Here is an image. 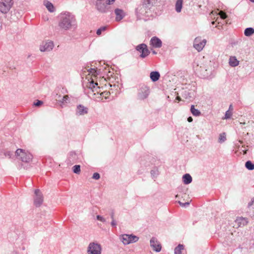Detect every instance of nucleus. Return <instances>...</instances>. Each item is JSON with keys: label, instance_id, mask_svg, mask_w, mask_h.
<instances>
[{"label": "nucleus", "instance_id": "1", "mask_svg": "<svg viewBox=\"0 0 254 254\" xmlns=\"http://www.w3.org/2000/svg\"><path fill=\"white\" fill-rule=\"evenodd\" d=\"M58 26L64 30H68L77 27L75 16L71 13L65 12L62 13L59 16Z\"/></svg>", "mask_w": 254, "mask_h": 254}, {"label": "nucleus", "instance_id": "2", "mask_svg": "<svg viewBox=\"0 0 254 254\" xmlns=\"http://www.w3.org/2000/svg\"><path fill=\"white\" fill-rule=\"evenodd\" d=\"M15 153L18 158L24 162L28 163L33 158V155L30 153L21 149H17Z\"/></svg>", "mask_w": 254, "mask_h": 254}, {"label": "nucleus", "instance_id": "3", "mask_svg": "<svg viewBox=\"0 0 254 254\" xmlns=\"http://www.w3.org/2000/svg\"><path fill=\"white\" fill-rule=\"evenodd\" d=\"M119 239L125 245L136 242L139 240L138 237L132 234H122L120 236Z\"/></svg>", "mask_w": 254, "mask_h": 254}, {"label": "nucleus", "instance_id": "4", "mask_svg": "<svg viewBox=\"0 0 254 254\" xmlns=\"http://www.w3.org/2000/svg\"><path fill=\"white\" fill-rule=\"evenodd\" d=\"M13 3V0H1L0 2V11L3 14L7 13Z\"/></svg>", "mask_w": 254, "mask_h": 254}, {"label": "nucleus", "instance_id": "5", "mask_svg": "<svg viewBox=\"0 0 254 254\" xmlns=\"http://www.w3.org/2000/svg\"><path fill=\"white\" fill-rule=\"evenodd\" d=\"M145 4V3H142L136 8V15L139 18H141L142 16H148V13L150 11V9L148 8V6H146Z\"/></svg>", "mask_w": 254, "mask_h": 254}, {"label": "nucleus", "instance_id": "6", "mask_svg": "<svg viewBox=\"0 0 254 254\" xmlns=\"http://www.w3.org/2000/svg\"><path fill=\"white\" fill-rule=\"evenodd\" d=\"M101 246L100 244L92 242L90 243L88 247V254H101Z\"/></svg>", "mask_w": 254, "mask_h": 254}, {"label": "nucleus", "instance_id": "7", "mask_svg": "<svg viewBox=\"0 0 254 254\" xmlns=\"http://www.w3.org/2000/svg\"><path fill=\"white\" fill-rule=\"evenodd\" d=\"M135 50L141 53L140 57L141 58H146L150 53L148 49L147 45L143 43L137 45L135 47Z\"/></svg>", "mask_w": 254, "mask_h": 254}, {"label": "nucleus", "instance_id": "8", "mask_svg": "<svg viewBox=\"0 0 254 254\" xmlns=\"http://www.w3.org/2000/svg\"><path fill=\"white\" fill-rule=\"evenodd\" d=\"M206 43L205 39L201 40L200 37H196L193 42V47L198 52L202 50Z\"/></svg>", "mask_w": 254, "mask_h": 254}, {"label": "nucleus", "instance_id": "9", "mask_svg": "<svg viewBox=\"0 0 254 254\" xmlns=\"http://www.w3.org/2000/svg\"><path fill=\"white\" fill-rule=\"evenodd\" d=\"M149 93V87L145 85H143L138 90V97L139 99L144 100L148 97Z\"/></svg>", "mask_w": 254, "mask_h": 254}, {"label": "nucleus", "instance_id": "10", "mask_svg": "<svg viewBox=\"0 0 254 254\" xmlns=\"http://www.w3.org/2000/svg\"><path fill=\"white\" fill-rule=\"evenodd\" d=\"M54 46V43L52 41H43L40 46V50L41 52H49L53 49Z\"/></svg>", "mask_w": 254, "mask_h": 254}, {"label": "nucleus", "instance_id": "11", "mask_svg": "<svg viewBox=\"0 0 254 254\" xmlns=\"http://www.w3.org/2000/svg\"><path fill=\"white\" fill-rule=\"evenodd\" d=\"M96 9L101 13H106L108 10V4L105 1L96 0L95 3Z\"/></svg>", "mask_w": 254, "mask_h": 254}, {"label": "nucleus", "instance_id": "12", "mask_svg": "<svg viewBox=\"0 0 254 254\" xmlns=\"http://www.w3.org/2000/svg\"><path fill=\"white\" fill-rule=\"evenodd\" d=\"M35 197H34V204L37 207L40 206L43 203V198L42 193L39 189L35 190Z\"/></svg>", "mask_w": 254, "mask_h": 254}, {"label": "nucleus", "instance_id": "13", "mask_svg": "<svg viewBox=\"0 0 254 254\" xmlns=\"http://www.w3.org/2000/svg\"><path fill=\"white\" fill-rule=\"evenodd\" d=\"M150 246L153 250L156 252H159L161 250V246L156 238L152 237L150 241Z\"/></svg>", "mask_w": 254, "mask_h": 254}, {"label": "nucleus", "instance_id": "14", "mask_svg": "<svg viewBox=\"0 0 254 254\" xmlns=\"http://www.w3.org/2000/svg\"><path fill=\"white\" fill-rule=\"evenodd\" d=\"M249 221L247 218L238 217L235 220L236 225L238 227H244L248 224Z\"/></svg>", "mask_w": 254, "mask_h": 254}, {"label": "nucleus", "instance_id": "15", "mask_svg": "<svg viewBox=\"0 0 254 254\" xmlns=\"http://www.w3.org/2000/svg\"><path fill=\"white\" fill-rule=\"evenodd\" d=\"M88 109L82 105L77 106L76 109V115L78 116L84 115L88 113Z\"/></svg>", "mask_w": 254, "mask_h": 254}, {"label": "nucleus", "instance_id": "16", "mask_svg": "<svg viewBox=\"0 0 254 254\" xmlns=\"http://www.w3.org/2000/svg\"><path fill=\"white\" fill-rule=\"evenodd\" d=\"M150 44L154 48H159L162 46V41L156 37H153L151 39Z\"/></svg>", "mask_w": 254, "mask_h": 254}, {"label": "nucleus", "instance_id": "17", "mask_svg": "<svg viewBox=\"0 0 254 254\" xmlns=\"http://www.w3.org/2000/svg\"><path fill=\"white\" fill-rule=\"evenodd\" d=\"M115 13L116 14V20L117 21H120L125 16L124 11L119 8L116 9L115 10Z\"/></svg>", "mask_w": 254, "mask_h": 254}, {"label": "nucleus", "instance_id": "18", "mask_svg": "<svg viewBox=\"0 0 254 254\" xmlns=\"http://www.w3.org/2000/svg\"><path fill=\"white\" fill-rule=\"evenodd\" d=\"M88 86L90 89L92 90L93 92L96 91L97 93H98V89L100 88L98 86V83L96 82H95L93 79L89 82Z\"/></svg>", "mask_w": 254, "mask_h": 254}, {"label": "nucleus", "instance_id": "19", "mask_svg": "<svg viewBox=\"0 0 254 254\" xmlns=\"http://www.w3.org/2000/svg\"><path fill=\"white\" fill-rule=\"evenodd\" d=\"M160 75L158 71H152L150 74V77L151 80L155 82L159 80Z\"/></svg>", "mask_w": 254, "mask_h": 254}, {"label": "nucleus", "instance_id": "20", "mask_svg": "<svg viewBox=\"0 0 254 254\" xmlns=\"http://www.w3.org/2000/svg\"><path fill=\"white\" fill-rule=\"evenodd\" d=\"M183 182L186 185L190 184L192 181V178L189 174H186L183 177Z\"/></svg>", "mask_w": 254, "mask_h": 254}, {"label": "nucleus", "instance_id": "21", "mask_svg": "<svg viewBox=\"0 0 254 254\" xmlns=\"http://www.w3.org/2000/svg\"><path fill=\"white\" fill-rule=\"evenodd\" d=\"M229 64L231 66L235 67L239 64V61L235 57H231L229 59Z\"/></svg>", "mask_w": 254, "mask_h": 254}, {"label": "nucleus", "instance_id": "22", "mask_svg": "<svg viewBox=\"0 0 254 254\" xmlns=\"http://www.w3.org/2000/svg\"><path fill=\"white\" fill-rule=\"evenodd\" d=\"M183 0H177L175 4V9L177 12L181 11L183 5Z\"/></svg>", "mask_w": 254, "mask_h": 254}, {"label": "nucleus", "instance_id": "23", "mask_svg": "<svg viewBox=\"0 0 254 254\" xmlns=\"http://www.w3.org/2000/svg\"><path fill=\"white\" fill-rule=\"evenodd\" d=\"M156 0H143V3H145V5L148 6L149 9L156 3Z\"/></svg>", "mask_w": 254, "mask_h": 254}, {"label": "nucleus", "instance_id": "24", "mask_svg": "<svg viewBox=\"0 0 254 254\" xmlns=\"http://www.w3.org/2000/svg\"><path fill=\"white\" fill-rule=\"evenodd\" d=\"M45 5L50 12H53L55 11L54 6L51 2L47 1L45 3Z\"/></svg>", "mask_w": 254, "mask_h": 254}, {"label": "nucleus", "instance_id": "25", "mask_svg": "<svg viewBox=\"0 0 254 254\" xmlns=\"http://www.w3.org/2000/svg\"><path fill=\"white\" fill-rule=\"evenodd\" d=\"M254 33V29L252 27L247 28L244 31V34L246 36H250Z\"/></svg>", "mask_w": 254, "mask_h": 254}, {"label": "nucleus", "instance_id": "26", "mask_svg": "<svg viewBox=\"0 0 254 254\" xmlns=\"http://www.w3.org/2000/svg\"><path fill=\"white\" fill-rule=\"evenodd\" d=\"M190 112L194 116H199L201 114L200 112L198 110L195 109L194 105L191 106Z\"/></svg>", "mask_w": 254, "mask_h": 254}, {"label": "nucleus", "instance_id": "27", "mask_svg": "<svg viewBox=\"0 0 254 254\" xmlns=\"http://www.w3.org/2000/svg\"><path fill=\"white\" fill-rule=\"evenodd\" d=\"M184 249L183 245L179 244L174 250L175 254H182V251Z\"/></svg>", "mask_w": 254, "mask_h": 254}, {"label": "nucleus", "instance_id": "28", "mask_svg": "<svg viewBox=\"0 0 254 254\" xmlns=\"http://www.w3.org/2000/svg\"><path fill=\"white\" fill-rule=\"evenodd\" d=\"M245 167L249 170H253L254 169V164L251 161H248L246 162Z\"/></svg>", "mask_w": 254, "mask_h": 254}, {"label": "nucleus", "instance_id": "29", "mask_svg": "<svg viewBox=\"0 0 254 254\" xmlns=\"http://www.w3.org/2000/svg\"><path fill=\"white\" fill-rule=\"evenodd\" d=\"M226 140V134L225 133H221L220 135H219V139H218V141L219 143H223L224 142H225Z\"/></svg>", "mask_w": 254, "mask_h": 254}, {"label": "nucleus", "instance_id": "30", "mask_svg": "<svg viewBox=\"0 0 254 254\" xmlns=\"http://www.w3.org/2000/svg\"><path fill=\"white\" fill-rule=\"evenodd\" d=\"M232 112L230 110H228L226 112L225 117H223L222 118V119L223 120H227V119H230L232 117Z\"/></svg>", "mask_w": 254, "mask_h": 254}, {"label": "nucleus", "instance_id": "31", "mask_svg": "<svg viewBox=\"0 0 254 254\" xmlns=\"http://www.w3.org/2000/svg\"><path fill=\"white\" fill-rule=\"evenodd\" d=\"M73 171L75 174H79L80 172V165H74L73 168Z\"/></svg>", "mask_w": 254, "mask_h": 254}, {"label": "nucleus", "instance_id": "32", "mask_svg": "<svg viewBox=\"0 0 254 254\" xmlns=\"http://www.w3.org/2000/svg\"><path fill=\"white\" fill-rule=\"evenodd\" d=\"M60 102L62 104L67 103L69 102V98L68 95H65L64 96L62 100L60 101Z\"/></svg>", "mask_w": 254, "mask_h": 254}, {"label": "nucleus", "instance_id": "33", "mask_svg": "<svg viewBox=\"0 0 254 254\" xmlns=\"http://www.w3.org/2000/svg\"><path fill=\"white\" fill-rule=\"evenodd\" d=\"M107 29V27L106 26H102V27H101L100 28H99L97 31H96V34L98 35H100L102 33V32L103 31H105Z\"/></svg>", "mask_w": 254, "mask_h": 254}, {"label": "nucleus", "instance_id": "34", "mask_svg": "<svg viewBox=\"0 0 254 254\" xmlns=\"http://www.w3.org/2000/svg\"><path fill=\"white\" fill-rule=\"evenodd\" d=\"M88 71L91 74L92 76H96L97 71L94 68H90L88 69Z\"/></svg>", "mask_w": 254, "mask_h": 254}, {"label": "nucleus", "instance_id": "35", "mask_svg": "<svg viewBox=\"0 0 254 254\" xmlns=\"http://www.w3.org/2000/svg\"><path fill=\"white\" fill-rule=\"evenodd\" d=\"M219 14L221 18H222L223 19L226 18L227 17L226 14L222 11H220L219 13Z\"/></svg>", "mask_w": 254, "mask_h": 254}, {"label": "nucleus", "instance_id": "36", "mask_svg": "<svg viewBox=\"0 0 254 254\" xmlns=\"http://www.w3.org/2000/svg\"><path fill=\"white\" fill-rule=\"evenodd\" d=\"M4 155L5 157H8L9 158H11L13 156V153L10 151H6L4 153Z\"/></svg>", "mask_w": 254, "mask_h": 254}, {"label": "nucleus", "instance_id": "37", "mask_svg": "<svg viewBox=\"0 0 254 254\" xmlns=\"http://www.w3.org/2000/svg\"><path fill=\"white\" fill-rule=\"evenodd\" d=\"M109 94H110V93L109 92L104 91V92H102L100 94V95L104 97L105 99H107Z\"/></svg>", "mask_w": 254, "mask_h": 254}, {"label": "nucleus", "instance_id": "38", "mask_svg": "<svg viewBox=\"0 0 254 254\" xmlns=\"http://www.w3.org/2000/svg\"><path fill=\"white\" fill-rule=\"evenodd\" d=\"M100 174L98 173H95L93 174L92 178L95 180H98L100 179Z\"/></svg>", "mask_w": 254, "mask_h": 254}, {"label": "nucleus", "instance_id": "39", "mask_svg": "<svg viewBox=\"0 0 254 254\" xmlns=\"http://www.w3.org/2000/svg\"><path fill=\"white\" fill-rule=\"evenodd\" d=\"M96 218H97V219L98 220H99V221H101L102 222H106L105 219L103 217H102V216H101L100 215H97L96 216Z\"/></svg>", "mask_w": 254, "mask_h": 254}, {"label": "nucleus", "instance_id": "40", "mask_svg": "<svg viewBox=\"0 0 254 254\" xmlns=\"http://www.w3.org/2000/svg\"><path fill=\"white\" fill-rule=\"evenodd\" d=\"M43 103L42 101L38 100L36 103H34V105L36 106H39Z\"/></svg>", "mask_w": 254, "mask_h": 254}, {"label": "nucleus", "instance_id": "41", "mask_svg": "<svg viewBox=\"0 0 254 254\" xmlns=\"http://www.w3.org/2000/svg\"><path fill=\"white\" fill-rule=\"evenodd\" d=\"M111 225L113 226V227H116V226H117V223L116 222V221L115 220V219H113L112 220V222H111Z\"/></svg>", "mask_w": 254, "mask_h": 254}, {"label": "nucleus", "instance_id": "42", "mask_svg": "<svg viewBox=\"0 0 254 254\" xmlns=\"http://www.w3.org/2000/svg\"><path fill=\"white\" fill-rule=\"evenodd\" d=\"M179 203L182 206H185L186 205H189L190 204L189 202L182 203L181 201H179Z\"/></svg>", "mask_w": 254, "mask_h": 254}, {"label": "nucleus", "instance_id": "43", "mask_svg": "<svg viewBox=\"0 0 254 254\" xmlns=\"http://www.w3.org/2000/svg\"><path fill=\"white\" fill-rule=\"evenodd\" d=\"M115 0H107L108 4H112L115 2Z\"/></svg>", "mask_w": 254, "mask_h": 254}, {"label": "nucleus", "instance_id": "44", "mask_svg": "<svg viewBox=\"0 0 254 254\" xmlns=\"http://www.w3.org/2000/svg\"><path fill=\"white\" fill-rule=\"evenodd\" d=\"M111 218L112 220L114 219V212L113 211H112L110 214Z\"/></svg>", "mask_w": 254, "mask_h": 254}, {"label": "nucleus", "instance_id": "45", "mask_svg": "<svg viewBox=\"0 0 254 254\" xmlns=\"http://www.w3.org/2000/svg\"><path fill=\"white\" fill-rule=\"evenodd\" d=\"M188 121L190 123L192 121V118L191 117H189L188 118Z\"/></svg>", "mask_w": 254, "mask_h": 254}, {"label": "nucleus", "instance_id": "46", "mask_svg": "<svg viewBox=\"0 0 254 254\" xmlns=\"http://www.w3.org/2000/svg\"><path fill=\"white\" fill-rule=\"evenodd\" d=\"M230 110L232 112V110H233V106L232 105H230V106H229V110Z\"/></svg>", "mask_w": 254, "mask_h": 254}, {"label": "nucleus", "instance_id": "47", "mask_svg": "<svg viewBox=\"0 0 254 254\" xmlns=\"http://www.w3.org/2000/svg\"><path fill=\"white\" fill-rule=\"evenodd\" d=\"M151 175H153V174H154V171H153V170H152V171H151Z\"/></svg>", "mask_w": 254, "mask_h": 254}, {"label": "nucleus", "instance_id": "48", "mask_svg": "<svg viewBox=\"0 0 254 254\" xmlns=\"http://www.w3.org/2000/svg\"><path fill=\"white\" fill-rule=\"evenodd\" d=\"M177 99L178 100H180V98L179 97H177Z\"/></svg>", "mask_w": 254, "mask_h": 254}, {"label": "nucleus", "instance_id": "49", "mask_svg": "<svg viewBox=\"0 0 254 254\" xmlns=\"http://www.w3.org/2000/svg\"><path fill=\"white\" fill-rule=\"evenodd\" d=\"M214 23H215V22H214V21H212V22H211V24H213H213H214Z\"/></svg>", "mask_w": 254, "mask_h": 254}, {"label": "nucleus", "instance_id": "50", "mask_svg": "<svg viewBox=\"0 0 254 254\" xmlns=\"http://www.w3.org/2000/svg\"><path fill=\"white\" fill-rule=\"evenodd\" d=\"M251 2H254V0H250Z\"/></svg>", "mask_w": 254, "mask_h": 254}, {"label": "nucleus", "instance_id": "51", "mask_svg": "<svg viewBox=\"0 0 254 254\" xmlns=\"http://www.w3.org/2000/svg\"><path fill=\"white\" fill-rule=\"evenodd\" d=\"M153 53L154 54H156V52H155V51H153Z\"/></svg>", "mask_w": 254, "mask_h": 254}, {"label": "nucleus", "instance_id": "52", "mask_svg": "<svg viewBox=\"0 0 254 254\" xmlns=\"http://www.w3.org/2000/svg\"><path fill=\"white\" fill-rule=\"evenodd\" d=\"M241 124L244 125L245 124V123H240Z\"/></svg>", "mask_w": 254, "mask_h": 254}, {"label": "nucleus", "instance_id": "53", "mask_svg": "<svg viewBox=\"0 0 254 254\" xmlns=\"http://www.w3.org/2000/svg\"><path fill=\"white\" fill-rule=\"evenodd\" d=\"M189 97L190 98V97H191V96H190V95H189Z\"/></svg>", "mask_w": 254, "mask_h": 254}]
</instances>
